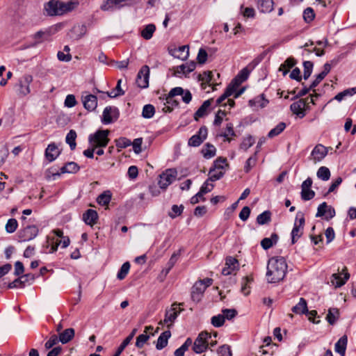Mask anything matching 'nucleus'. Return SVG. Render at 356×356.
I'll return each mask as SVG.
<instances>
[{"label":"nucleus","mask_w":356,"mask_h":356,"mask_svg":"<svg viewBox=\"0 0 356 356\" xmlns=\"http://www.w3.org/2000/svg\"><path fill=\"white\" fill-rule=\"evenodd\" d=\"M225 317L222 314L213 316L211 319V324L216 327L222 326L225 323Z\"/></svg>","instance_id":"4d7b16f0"},{"label":"nucleus","mask_w":356,"mask_h":356,"mask_svg":"<svg viewBox=\"0 0 356 356\" xmlns=\"http://www.w3.org/2000/svg\"><path fill=\"white\" fill-rule=\"evenodd\" d=\"M18 223L16 219L10 218L8 220L6 225V230L8 233H13L16 231Z\"/></svg>","instance_id":"13d9d810"},{"label":"nucleus","mask_w":356,"mask_h":356,"mask_svg":"<svg viewBox=\"0 0 356 356\" xmlns=\"http://www.w3.org/2000/svg\"><path fill=\"white\" fill-rule=\"evenodd\" d=\"M259 6L261 12L269 13L273 10V1L272 0H261Z\"/></svg>","instance_id":"de8ad7c7"},{"label":"nucleus","mask_w":356,"mask_h":356,"mask_svg":"<svg viewBox=\"0 0 356 356\" xmlns=\"http://www.w3.org/2000/svg\"><path fill=\"white\" fill-rule=\"evenodd\" d=\"M184 90L181 87H175L172 88L168 95L160 97L163 101L170 105L172 108L179 105V102L174 99L175 96L183 95Z\"/></svg>","instance_id":"9d476101"},{"label":"nucleus","mask_w":356,"mask_h":356,"mask_svg":"<svg viewBox=\"0 0 356 356\" xmlns=\"http://www.w3.org/2000/svg\"><path fill=\"white\" fill-rule=\"evenodd\" d=\"M177 172L174 168L167 169L159 176V185L161 188L165 189L176 179Z\"/></svg>","instance_id":"423d86ee"},{"label":"nucleus","mask_w":356,"mask_h":356,"mask_svg":"<svg viewBox=\"0 0 356 356\" xmlns=\"http://www.w3.org/2000/svg\"><path fill=\"white\" fill-rule=\"evenodd\" d=\"M137 332V329L134 328L132 330L131 333L123 340L121 344L118 348L115 353L113 356H120L125 348L130 343L134 337Z\"/></svg>","instance_id":"bb28decb"},{"label":"nucleus","mask_w":356,"mask_h":356,"mask_svg":"<svg viewBox=\"0 0 356 356\" xmlns=\"http://www.w3.org/2000/svg\"><path fill=\"white\" fill-rule=\"evenodd\" d=\"M255 143L254 138L249 135L248 136L243 138L242 143L240 145V149L247 151L250 147H252Z\"/></svg>","instance_id":"3c124183"},{"label":"nucleus","mask_w":356,"mask_h":356,"mask_svg":"<svg viewBox=\"0 0 356 356\" xmlns=\"http://www.w3.org/2000/svg\"><path fill=\"white\" fill-rule=\"evenodd\" d=\"M213 79V73L211 71H205L198 75V80L209 83Z\"/></svg>","instance_id":"338daca9"},{"label":"nucleus","mask_w":356,"mask_h":356,"mask_svg":"<svg viewBox=\"0 0 356 356\" xmlns=\"http://www.w3.org/2000/svg\"><path fill=\"white\" fill-rule=\"evenodd\" d=\"M112 194L110 191H105L97 198V202L102 206H108L111 202Z\"/></svg>","instance_id":"e433bc0d"},{"label":"nucleus","mask_w":356,"mask_h":356,"mask_svg":"<svg viewBox=\"0 0 356 356\" xmlns=\"http://www.w3.org/2000/svg\"><path fill=\"white\" fill-rule=\"evenodd\" d=\"M192 343L193 341L191 338H187L185 342L181 346V347H179L175 351L174 355L184 356L185 352L188 349V348L192 345Z\"/></svg>","instance_id":"ea45409f"},{"label":"nucleus","mask_w":356,"mask_h":356,"mask_svg":"<svg viewBox=\"0 0 356 356\" xmlns=\"http://www.w3.org/2000/svg\"><path fill=\"white\" fill-rule=\"evenodd\" d=\"M348 343V337L346 335L342 336L335 343L334 350L341 356H345L346 350Z\"/></svg>","instance_id":"c756f323"},{"label":"nucleus","mask_w":356,"mask_h":356,"mask_svg":"<svg viewBox=\"0 0 356 356\" xmlns=\"http://www.w3.org/2000/svg\"><path fill=\"white\" fill-rule=\"evenodd\" d=\"M110 131L108 129H99L94 134L88 136V143L90 146L95 148L105 147L109 143L108 135Z\"/></svg>","instance_id":"7ed1b4c3"},{"label":"nucleus","mask_w":356,"mask_h":356,"mask_svg":"<svg viewBox=\"0 0 356 356\" xmlns=\"http://www.w3.org/2000/svg\"><path fill=\"white\" fill-rule=\"evenodd\" d=\"M120 117V111L117 107L106 106L103 111L102 122L104 124H109L116 121Z\"/></svg>","instance_id":"0eeeda50"},{"label":"nucleus","mask_w":356,"mask_h":356,"mask_svg":"<svg viewBox=\"0 0 356 356\" xmlns=\"http://www.w3.org/2000/svg\"><path fill=\"white\" fill-rule=\"evenodd\" d=\"M339 316V312L337 308H330L328 309L326 316V320L330 325H334Z\"/></svg>","instance_id":"a19ab883"},{"label":"nucleus","mask_w":356,"mask_h":356,"mask_svg":"<svg viewBox=\"0 0 356 356\" xmlns=\"http://www.w3.org/2000/svg\"><path fill=\"white\" fill-rule=\"evenodd\" d=\"M149 339V335L147 334H141L138 335L136 338V346L138 348H142Z\"/></svg>","instance_id":"e2e57ef3"},{"label":"nucleus","mask_w":356,"mask_h":356,"mask_svg":"<svg viewBox=\"0 0 356 356\" xmlns=\"http://www.w3.org/2000/svg\"><path fill=\"white\" fill-rule=\"evenodd\" d=\"M129 0H106L100 6L103 11H113L120 9L127 4Z\"/></svg>","instance_id":"4468645a"},{"label":"nucleus","mask_w":356,"mask_h":356,"mask_svg":"<svg viewBox=\"0 0 356 356\" xmlns=\"http://www.w3.org/2000/svg\"><path fill=\"white\" fill-rule=\"evenodd\" d=\"M287 264L283 257H273L268 260L266 277L270 283H277L284 280L287 272Z\"/></svg>","instance_id":"f257e3e1"},{"label":"nucleus","mask_w":356,"mask_h":356,"mask_svg":"<svg viewBox=\"0 0 356 356\" xmlns=\"http://www.w3.org/2000/svg\"><path fill=\"white\" fill-rule=\"evenodd\" d=\"M80 169L79 165L73 161L67 162L60 169V172H53L52 177L54 179L60 176L61 174L64 173H76Z\"/></svg>","instance_id":"2eb2a0df"},{"label":"nucleus","mask_w":356,"mask_h":356,"mask_svg":"<svg viewBox=\"0 0 356 356\" xmlns=\"http://www.w3.org/2000/svg\"><path fill=\"white\" fill-rule=\"evenodd\" d=\"M60 154V150L54 143L49 144L44 152L45 158L49 162L55 161Z\"/></svg>","instance_id":"412c9836"},{"label":"nucleus","mask_w":356,"mask_h":356,"mask_svg":"<svg viewBox=\"0 0 356 356\" xmlns=\"http://www.w3.org/2000/svg\"><path fill=\"white\" fill-rule=\"evenodd\" d=\"M115 142L117 147L120 149L119 151L121 149L126 148L131 145V141L125 137H121L118 139H116Z\"/></svg>","instance_id":"6e6d98bb"},{"label":"nucleus","mask_w":356,"mask_h":356,"mask_svg":"<svg viewBox=\"0 0 356 356\" xmlns=\"http://www.w3.org/2000/svg\"><path fill=\"white\" fill-rule=\"evenodd\" d=\"M205 290L204 283L196 282L191 289V296L192 300L195 302H199L201 300Z\"/></svg>","instance_id":"dca6fc26"},{"label":"nucleus","mask_w":356,"mask_h":356,"mask_svg":"<svg viewBox=\"0 0 356 356\" xmlns=\"http://www.w3.org/2000/svg\"><path fill=\"white\" fill-rule=\"evenodd\" d=\"M305 223V218L304 213L301 211H298L296 213L293 227L291 233L292 244H295L303 234Z\"/></svg>","instance_id":"20e7f679"},{"label":"nucleus","mask_w":356,"mask_h":356,"mask_svg":"<svg viewBox=\"0 0 356 356\" xmlns=\"http://www.w3.org/2000/svg\"><path fill=\"white\" fill-rule=\"evenodd\" d=\"M317 177L323 181H327L330 177V171L328 168L321 166L317 171Z\"/></svg>","instance_id":"a18cd8bd"},{"label":"nucleus","mask_w":356,"mask_h":356,"mask_svg":"<svg viewBox=\"0 0 356 356\" xmlns=\"http://www.w3.org/2000/svg\"><path fill=\"white\" fill-rule=\"evenodd\" d=\"M155 113L154 106L152 104H146L143 106L142 111V116L144 118L149 119L152 118Z\"/></svg>","instance_id":"49530a36"},{"label":"nucleus","mask_w":356,"mask_h":356,"mask_svg":"<svg viewBox=\"0 0 356 356\" xmlns=\"http://www.w3.org/2000/svg\"><path fill=\"white\" fill-rule=\"evenodd\" d=\"M98 220V213L92 209H87L83 214V220L90 226L95 225Z\"/></svg>","instance_id":"b1692460"},{"label":"nucleus","mask_w":356,"mask_h":356,"mask_svg":"<svg viewBox=\"0 0 356 356\" xmlns=\"http://www.w3.org/2000/svg\"><path fill=\"white\" fill-rule=\"evenodd\" d=\"M341 274L343 275V278L341 277L340 274L334 273L332 275V277H334V281H332L333 284L335 285L336 287H341L343 284H346V281L350 277V274L348 273V269L346 267H343L342 269Z\"/></svg>","instance_id":"393cba45"},{"label":"nucleus","mask_w":356,"mask_h":356,"mask_svg":"<svg viewBox=\"0 0 356 356\" xmlns=\"http://www.w3.org/2000/svg\"><path fill=\"white\" fill-rule=\"evenodd\" d=\"M286 128V124L283 122H280L275 128L272 129L268 134L270 138L280 135Z\"/></svg>","instance_id":"37998d69"},{"label":"nucleus","mask_w":356,"mask_h":356,"mask_svg":"<svg viewBox=\"0 0 356 356\" xmlns=\"http://www.w3.org/2000/svg\"><path fill=\"white\" fill-rule=\"evenodd\" d=\"M75 335V330L73 328H67L59 334L58 339L63 343L65 344L70 342Z\"/></svg>","instance_id":"7c9ffc66"},{"label":"nucleus","mask_w":356,"mask_h":356,"mask_svg":"<svg viewBox=\"0 0 356 356\" xmlns=\"http://www.w3.org/2000/svg\"><path fill=\"white\" fill-rule=\"evenodd\" d=\"M211 334L208 332H201L193 343L192 347L193 350L197 354H201L205 352L209 348V339H211Z\"/></svg>","instance_id":"39448f33"},{"label":"nucleus","mask_w":356,"mask_h":356,"mask_svg":"<svg viewBox=\"0 0 356 356\" xmlns=\"http://www.w3.org/2000/svg\"><path fill=\"white\" fill-rule=\"evenodd\" d=\"M76 132L73 129L70 130L66 136L65 142L70 145L71 150H74L76 148Z\"/></svg>","instance_id":"58836bf2"},{"label":"nucleus","mask_w":356,"mask_h":356,"mask_svg":"<svg viewBox=\"0 0 356 356\" xmlns=\"http://www.w3.org/2000/svg\"><path fill=\"white\" fill-rule=\"evenodd\" d=\"M235 91L232 85H228L223 94L217 99L216 105H220L224 100L232 95Z\"/></svg>","instance_id":"79ce46f5"},{"label":"nucleus","mask_w":356,"mask_h":356,"mask_svg":"<svg viewBox=\"0 0 356 356\" xmlns=\"http://www.w3.org/2000/svg\"><path fill=\"white\" fill-rule=\"evenodd\" d=\"M149 68L147 65H143L139 70L137 77L136 83L140 88H146L149 86Z\"/></svg>","instance_id":"9b49d317"},{"label":"nucleus","mask_w":356,"mask_h":356,"mask_svg":"<svg viewBox=\"0 0 356 356\" xmlns=\"http://www.w3.org/2000/svg\"><path fill=\"white\" fill-rule=\"evenodd\" d=\"M238 269V260L232 257H227L225 259V266L222 269V274L229 275Z\"/></svg>","instance_id":"a211bd4d"},{"label":"nucleus","mask_w":356,"mask_h":356,"mask_svg":"<svg viewBox=\"0 0 356 356\" xmlns=\"http://www.w3.org/2000/svg\"><path fill=\"white\" fill-rule=\"evenodd\" d=\"M213 186H214L212 184L209 183V179L207 180L201 186L199 192L197 193V195L203 196L204 194L210 192L213 189Z\"/></svg>","instance_id":"052dcab7"},{"label":"nucleus","mask_w":356,"mask_h":356,"mask_svg":"<svg viewBox=\"0 0 356 356\" xmlns=\"http://www.w3.org/2000/svg\"><path fill=\"white\" fill-rule=\"evenodd\" d=\"M184 209V207L181 204L179 206L174 204L172 206L171 211L168 213V216L174 219L177 216H179Z\"/></svg>","instance_id":"603ef678"},{"label":"nucleus","mask_w":356,"mask_h":356,"mask_svg":"<svg viewBox=\"0 0 356 356\" xmlns=\"http://www.w3.org/2000/svg\"><path fill=\"white\" fill-rule=\"evenodd\" d=\"M156 31V26L154 24H149L144 26L140 32V35L145 40H150Z\"/></svg>","instance_id":"f704fd0d"},{"label":"nucleus","mask_w":356,"mask_h":356,"mask_svg":"<svg viewBox=\"0 0 356 356\" xmlns=\"http://www.w3.org/2000/svg\"><path fill=\"white\" fill-rule=\"evenodd\" d=\"M38 234V229L35 225H27L21 231L19 237L24 241L33 239Z\"/></svg>","instance_id":"f3484780"},{"label":"nucleus","mask_w":356,"mask_h":356,"mask_svg":"<svg viewBox=\"0 0 356 356\" xmlns=\"http://www.w3.org/2000/svg\"><path fill=\"white\" fill-rule=\"evenodd\" d=\"M225 171L223 170L211 168L209 170L210 177L209 178V180L211 181L219 180L223 177Z\"/></svg>","instance_id":"09e8293b"},{"label":"nucleus","mask_w":356,"mask_h":356,"mask_svg":"<svg viewBox=\"0 0 356 356\" xmlns=\"http://www.w3.org/2000/svg\"><path fill=\"white\" fill-rule=\"evenodd\" d=\"M208 129L207 127L202 126L200 128L197 133L192 136L188 142V145L191 147H198L207 138Z\"/></svg>","instance_id":"1a4fd4ad"},{"label":"nucleus","mask_w":356,"mask_h":356,"mask_svg":"<svg viewBox=\"0 0 356 356\" xmlns=\"http://www.w3.org/2000/svg\"><path fill=\"white\" fill-rule=\"evenodd\" d=\"M327 154V148L321 144L316 145L311 153L312 160L316 163L323 160Z\"/></svg>","instance_id":"6ab92c4d"},{"label":"nucleus","mask_w":356,"mask_h":356,"mask_svg":"<svg viewBox=\"0 0 356 356\" xmlns=\"http://www.w3.org/2000/svg\"><path fill=\"white\" fill-rule=\"evenodd\" d=\"M177 305V303H174L170 309L166 310L164 318L165 323H167L168 322L172 323L177 318L178 315L179 314L181 310H177V307H175Z\"/></svg>","instance_id":"cd10ccee"},{"label":"nucleus","mask_w":356,"mask_h":356,"mask_svg":"<svg viewBox=\"0 0 356 356\" xmlns=\"http://www.w3.org/2000/svg\"><path fill=\"white\" fill-rule=\"evenodd\" d=\"M268 103V100L265 98V95L261 94L253 99L249 101V105L251 106L265 107Z\"/></svg>","instance_id":"c9c22d12"},{"label":"nucleus","mask_w":356,"mask_h":356,"mask_svg":"<svg viewBox=\"0 0 356 356\" xmlns=\"http://www.w3.org/2000/svg\"><path fill=\"white\" fill-rule=\"evenodd\" d=\"M35 280V275L32 273H27L25 275H21L19 277L16 278L12 282H10L8 285V289H14V288H23L25 286L26 283L32 282Z\"/></svg>","instance_id":"ddd939ff"},{"label":"nucleus","mask_w":356,"mask_h":356,"mask_svg":"<svg viewBox=\"0 0 356 356\" xmlns=\"http://www.w3.org/2000/svg\"><path fill=\"white\" fill-rule=\"evenodd\" d=\"M227 164V159L224 157H218L213 161V168L217 170H223L224 165Z\"/></svg>","instance_id":"69168bd1"},{"label":"nucleus","mask_w":356,"mask_h":356,"mask_svg":"<svg viewBox=\"0 0 356 356\" xmlns=\"http://www.w3.org/2000/svg\"><path fill=\"white\" fill-rule=\"evenodd\" d=\"M121 83L122 80L119 79L118 81L117 85L115 88V89L111 91V92H107V95L108 97L111 98H115L121 95H123L124 94V91L121 88Z\"/></svg>","instance_id":"8fccbe9b"},{"label":"nucleus","mask_w":356,"mask_h":356,"mask_svg":"<svg viewBox=\"0 0 356 356\" xmlns=\"http://www.w3.org/2000/svg\"><path fill=\"white\" fill-rule=\"evenodd\" d=\"M314 64L312 61H304L303 62V68H304V79L307 80L311 76L313 70Z\"/></svg>","instance_id":"864d4df0"},{"label":"nucleus","mask_w":356,"mask_h":356,"mask_svg":"<svg viewBox=\"0 0 356 356\" xmlns=\"http://www.w3.org/2000/svg\"><path fill=\"white\" fill-rule=\"evenodd\" d=\"M235 136L236 134L234 131L233 124L232 123L227 124L225 131L223 134H222V136L225 138V140L230 142L231 139L229 138V136Z\"/></svg>","instance_id":"bf43d9fd"},{"label":"nucleus","mask_w":356,"mask_h":356,"mask_svg":"<svg viewBox=\"0 0 356 356\" xmlns=\"http://www.w3.org/2000/svg\"><path fill=\"white\" fill-rule=\"evenodd\" d=\"M130 266H131L129 261H126L122 265L120 269L119 270L117 274V277L118 280H122L127 277L129 271Z\"/></svg>","instance_id":"c03bdc74"},{"label":"nucleus","mask_w":356,"mask_h":356,"mask_svg":"<svg viewBox=\"0 0 356 356\" xmlns=\"http://www.w3.org/2000/svg\"><path fill=\"white\" fill-rule=\"evenodd\" d=\"M172 55L174 57L181 59L182 60L187 59L189 56L188 46L183 45L179 47L178 49H175L174 50V52L172 54Z\"/></svg>","instance_id":"2f4dec72"},{"label":"nucleus","mask_w":356,"mask_h":356,"mask_svg":"<svg viewBox=\"0 0 356 356\" xmlns=\"http://www.w3.org/2000/svg\"><path fill=\"white\" fill-rule=\"evenodd\" d=\"M196 63L195 61L181 64L176 67L174 75L179 76V74H184L186 76L188 74L194 71Z\"/></svg>","instance_id":"aec40b11"},{"label":"nucleus","mask_w":356,"mask_h":356,"mask_svg":"<svg viewBox=\"0 0 356 356\" xmlns=\"http://www.w3.org/2000/svg\"><path fill=\"white\" fill-rule=\"evenodd\" d=\"M250 71L247 67L242 69L238 74L232 80L229 85H232L234 89L236 90V88L245 81H246L249 76Z\"/></svg>","instance_id":"4be33fe9"},{"label":"nucleus","mask_w":356,"mask_h":356,"mask_svg":"<svg viewBox=\"0 0 356 356\" xmlns=\"http://www.w3.org/2000/svg\"><path fill=\"white\" fill-rule=\"evenodd\" d=\"M203 156L207 159H211L216 155V149L214 145L211 143H206L201 150Z\"/></svg>","instance_id":"72a5a7b5"},{"label":"nucleus","mask_w":356,"mask_h":356,"mask_svg":"<svg viewBox=\"0 0 356 356\" xmlns=\"http://www.w3.org/2000/svg\"><path fill=\"white\" fill-rule=\"evenodd\" d=\"M315 18V13L313 8L308 7L303 11V19L306 23H310Z\"/></svg>","instance_id":"5fc2aeb1"},{"label":"nucleus","mask_w":356,"mask_h":356,"mask_svg":"<svg viewBox=\"0 0 356 356\" xmlns=\"http://www.w3.org/2000/svg\"><path fill=\"white\" fill-rule=\"evenodd\" d=\"M270 220L271 212L268 210L264 211L257 217V222L260 225L268 224Z\"/></svg>","instance_id":"4c0bfd02"},{"label":"nucleus","mask_w":356,"mask_h":356,"mask_svg":"<svg viewBox=\"0 0 356 356\" xmlns=\"http://www.w3.org/2000/svg\"><path fill=\"white\" fill-rule=\"evenodd\" d=\"M84 108L88 111H95L97 106V98L95 95L88 94L82 97Z\"/></svg>","instance_id":"5701e85b"},{"label":"nucleus","mask_w":356,"mask_h":356,"mask_svg":"<svg viewBox=\"0 0 356 356\" xmlns=\"http://www.w3.org/2000/svg\"><path fill=\"white\" fill-rule=\"evenodd\" d=\"M171 337V332L170 330L163 332L157 339L156 344V348L157 350H162L167 346L168 339Z\"/></svg>","instance_id":"c85d7f7f"},{"label":"nucleus","mask_w":356,"mask_h":356,"mask_svg":"<svg viewBox=\"0 0 356 356\" xmlns=\"http://www.w3.org/2000/svg\"><path fill=\"white\" fill-rule=\"evenodd\" d=\"M179 252H177V253L175 252L172 254L169 261L167 263L168 268L166 269L165 274H168L170 272V270L173 268L175 264L177 263V261L179 259Z\"/></svg>","instance_id":"680f3d73"},{"label":"nucleus","mask_w":356,"mask_h":356,"mask_svg":"<svg viewBox=\"0 0 356 356\" xmlns=\"http://www.w3.org/2000/svg\"><path fill=\"white\" fill-rule=\"evenodd\" d=\"M218 356H232L230 347L227 345L221 346L218 350Z\"/></svg>","instance_id":"774afa93"},{"label":"nucleus","mask_w":356,"mask_h":356,"mask_svg":"<svg viewBox=\"0 0 356 356\" xmlns=\"http://www.w3.org/2000/svg\"><path fill=\"white\" fill-rule=\"evenodd\" d=\"M315 196V192L309 189H302L301 191V198L304 201H308L313 199Z\"/></svg>","instance_id":"0e129e2a"},{"label":"nucleus","mask_w":356,"mask_h":356,"mask_svg":"<svg viewBox=\"0 0 356 356\" xmlns=\"http://www.w3.org/2000/svg\"><path fill=\"white\" fill-rule=\"evenodd\" d=\"M78 4L76 2H63L59 0H50L44 4V10L49 16L62 15L72 10Z\"/></svg>","instance_id":"f03ea898"},{"label":"nucleus","mask_w":356,"mask_h":356,"mask_svg":"<svg viewBox=\"0 0 356 356\" xmlns=\"http://www.w3.org/2000/svg\"><path fill=\"white\" fill-rule=\"evenodd\" d=\"M33 81V76L30 74H25L19 79L17 84L18 95L24 97L30 93V84Z\"/></svg>","instance_id":"f8f14e48"},{"label":"nucleus","mask_w":356,"mask_h":356,"mask_svg":"<svg viewBox=\"0 0 356 356\" xmlns=\"http://www.w3.org/2000/svg\"><path fill=\"white\" fill-rule=\"evenodd\" d=\"M213 99H209L204 101L200 108L196 111L194 114L195 120L197 121L200 118H202L207 113V110L209 108L212 104Z\"/></svg>","instance_id":"a878e982"},{"label":"nucleus","mask_w":356,"mask_h":356,"mask_svg":"<svg viewBox=\"0 0 356 356\" xmlns=\"http://www.w3.org/2000/svg\"><path fill=\"white\" fill-rule=\"evenodd\" d=\"M307 101L308 98H305L293 102L290 106L291 111L300 118H303L306 115L305 110L309 109Z\"/></svg>","instance_id":"6e6552de"},{"label":"nucleus","mask_w":356,"mask_h":356,"mask_svg":"<svg viewBox=\"0 0 356 356\" xmlns=\"http://www.w3.org/2000/svg\"><path fill=\"white\" fill-rule=\"evenodd\" d=\"M292 312L297 314H304L308 312L307 303L305 298H300L299 302L292 307Z\"/></svg>","instance_id":"473e14b6"}]
</instances>
